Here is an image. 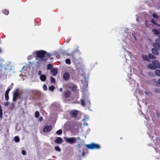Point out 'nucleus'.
Masks as SVG:
<instances>
[{
  "instance_id": "1",
  "label": "nucleus",
  "mask_w": 160,
  "mask_h": 160,
  "mask_svg": "<svg viewBox=\"0 0 160 160\" xmlns=\"http://www.w3.org/2000/svg\"><path fill=\"white\" fill-rule=\"evenodd\" d=\"M34 53L37 55L36 60L38 65L41 64L43 62L46 61L48 58L50 56L49 53L43 50L37 51Z\"/></svg>"
},
{
  "instance_id": "2",
  "label": "nucleus",
  "mask_w": 160,
  "mask_h": 160,
  "mask_svg": "<svg viewBox=\"0 0 160 160\" xmlns=\"http://www.w3.org/2000/svg\"><path fill=\"white\" fill-rule=\"evenodd\" d=\"M148 68L152 69H155L157 68H160V64L156 60H153L152 63H149L148 65Z\"/></svg>"
},
{
  "instance_id": "3",
  "label": "nucleus",
  "mask_w": 160,
  "mask_h": 160,
  "mask_svg": "<svg viewBox=\"0 0 160 160\" xmlns=\"http://www.w3.org/2000/svg\"><path fill=\"white\" fill-rule=\"evenodd\" d=\"M85 146L88 149H98L100 148V146L99 144L94 143L85 144Z\"/></svg>"
},
{
  "instance_id": "4",
  "label": "nucleus",
  "mask_w": 160,
  "mask_h": 160,
  "mask_svg": "<svg viewBox=\"0 0 160 160\" xmlns=\"http://www.w3.org/2000/svg\"><path fill=\"white\" fill-rule=\"evenodd\" d=\"M78 114V111L76 110H72L69 111V114L72 117L76 118Z\"/></svg>"
},
{
  "instance_id": "5",
  "label": "nucleus",
  "mask_w": 160,
  "mask_h": 160,
  "mask_svg": "<svg viewBox=\"0 0 160 160\" xmlns=\"http://www.w3.org/2000/svg\"><path fill=\"white\" fill-rule=\"evenodd\" d=\"M77 141V139L75 137H71L68 138L66 140V141L68 143L70 144H72L75 143Z\"/></svg>"
},
{
  "instance_id": "6",
  "label": "nucleus",
  "mask_w": 160,
  "mask_h": 160,
  "mask_svg": "<svg viewBox=\"0 0 160 160\" xmlns=\"http://www.w3.org/2000/svg\"><path fill=\"white\" fill-rule=\"evenodd\" d=\"M71 92L69 90H67L64 91L63 94L62 96L63 98H68L71 96Z\"/></svg>"
},
{
  "instance_id": "7",
  "label": "nucleus",
  "mask_w": 160,
  "mask_h": 160,
  "mask_svg": "<svg viewBox=\"0 0 160 160\" xmlns=\"http://www.w3.org/2000/svg\"><path fill=\"white\" fill-rule=\"evenodd\" d=\"M18 90V89H17L16 92L14 93L12 100L14 102L16 101L17 100L19 96Z\"/></svg>"
},
{
  "instance_id": "8",
  "label": "nucleus",
  "mask_w": 160,
  "mask_h": 160,
  "mask_svg": "<svg viewBox=\"0 0 160 160\" xmlns=\"http://www.w3.org/2000/svg\"><path fill=\"white\" fill-rule=\"evenodd\" d=\"M70 78V75L69 72H66L64 73L63 75V78L65 81H68Z\"/></svg>"
},
{
  "instance_id": "9",
  "label": "nucleus",
  "mask_w": 160,
  "mask_h": 160,
  "mask_svg": "<svg viewBox=\"0 0 160 160\" xmlns=\"http://www.w3.org/2000/svg\"><path fill=\"white\" fill-rule=\"evenodd\" d=\"M52 129L51 126H45L43 128V131L44 132H48Z\"/></svg>"
},
{
  "instance_id": "10",
  "label": "nucleus",
  "mask_w": 160,
  "mask_h": 160,
  "mask_svg": "<svg viewBox=\"0 0 160 160\" xmlns=\"http://www.w3.org/2000/svg\"><path fill=\"white\" fill-rule=\"evenodd\" d=\"M63 142V139L60 137L57 138L55 141V142L58 144H61Z\"/></svg>"
},
{
  "instance_id": "11",
  "label": "nucleus",
  "mask_w": 160,
  "mask_h": 160,
  "mask_svg": "<svg viewBox=\"0 0 160 160\" xmlns=\"http://www.w3.org/2000/svg\"><path fill=\"white\" fill-rule=\"evenodd\" d=\"M71 90L74 92H78L79 90L78 89V87L77 85H73L71 87Z\"/></svg>"
},
{
  "instance_id": "12",
  "label": "nucleus",
  "mask_w": 160,
  "mask_h": 160,
  "mask_svg": "<svg viewBox=\"0 0 160 160\" xmlns=\"http://www.w3.org/2000/svg\"><path fill=\"white\" fill-rule=\"evenodd\" d=\"M11 89L8 88L6 91L5 93V98L6 101H8L9 99L8 94L9 92L11 90Z\"/></svg>"
},
{
  "instance_id": "13",
  "label": "nucleus",
  "mask_w": 160,
  "mask_h": 160,
  "mask_svg": "<svg viewBox=\"0 0 160 160\" xmlns=\"http://www.w3.org/2000/svg\"><path fill=\"white\" fill-rule=\"evenodd\" d=\"M153 46L155 48H159L160 46V39H156L155 43L153 44Z\"/></svg>"
},
{
  "instance_id": "14",
  "label": "nucleus",
  "mask_w": 160,
  "mask_h": 160,
  "mask_svg": "<svg viewBox=\"0 0 160 160\" xmlns=\"http://www.w3.org/2000/svg\"><path fill=\"white\" fill-rule=\"evenodd\" d=\"M51 71L52 73V75L55 76L57 73L58 69L57 68H52L51 70Z\"/></svg>"
},
{
  "instance_id": "15",
  "label": "nucleus",
  "mask_w": 160,
  "mask_h": 160,
  "mask_svg": "<svg viewBox=\"0 0 160 160\" xmlns=\"http://www.w3.org/2000/svg\"><path fill=\"white\" fill-rule=\"evenodd\" d=\"M46 76L45 74H42L40 77V79L42 82H45L46 79Z\"/></svg>"
},
{
  "instance_id": "16",
  "label": "nucleus",
  "mask_w": 160,
  "mask_h": 160,
  "mask_svg": "<svg viewBox=\"0 0 160 160\" xmlns=\"http://www.w3.org/2000/svg\"><path fill=\"white\" fill-rule=\"evenodd\" d=\"M152 31L153 34L156 35H159L160 33L159 32L160 30H158L156 29H153L152 30Z\"/></svg>"
},
{
  "instance_id": "17",
  "label": "nucleus",
  "mask_w": 160,
  "mask_h": 160,
  "mask_svg": "<svg viewBox=\"0 0 160 160\" xmlns=\"http://www.w3.org/2000/svg\"><path fill=\"white\" fill-rule=\"evenodd\" d=\"M152 52L153 54L155 55H157L158 54V50L154 48L152 49Z\"/></svg>"
},
{
  "instance_id": "18",
  "label": "nucleus",
  "mask_w": 160,
  "mask_h": 160,
  "mask_svg": "<svg viewBox=\"0 0 160 160\" xmlns=\"http://www.w3.org/2000/svg\"><path fill=\"white\" fill-rule=\"evenodd\" d=\"M145 25L146 27L148 28L150 27L151 24H150V22L149 21H148L147 20H146L145 21Z\"/></svg>"
},
{
  "instance_id": "19",
  "label": "nucleus",
  "mask_w": 160,
  "mask_h": 160,
  "mask_svg": "<svg viewBox=\"0 0 160 160\" xmlns=\"http://www.w3.org/2000/svg\"><path fill=\"white\" fill-rule=\"evenodd\" d=\"M142 58L143 59L148 61H149V59L146 55H142Z\"/></svg>"
},
{
  "instance_id": "20",
  "label": "nucleus",
  "mask_w": 160,
  "mask_h": 160,
  "mask_svg": "<svg viewBox=\"0 0 160 160\" xmlns=\"http://www.w3.org/2000/svg\"><path fill=\"white\" fill-rule=\"evenodd\" d=\"M53 68V65L52 64H48L47 66V69L48 70H49Z\"/></svg>"
},
{
  "instance_id": "21",
  "label": "nucleus",
  "mask_w": 160,
  "mask_h": 160,
  "mask_svg": "<svg viewBox=\"0 0 160 160\" xmlns=\"http://www.w3.org/2000/svg\"><path fill=\"white\" fill-rule=\"evenodd\" d=\"M40 115V113L38 111H36L35 113V118H38Z\"/></svg>"
},
{
  "instance_id": "22",
  "label": "nucleus",
  "mask_w": 160,
  "mask_h": 160,
  "mask_svg": "<svg viewBox=\"0 0 160 160\" xmlns=\"http://www.w3.org/2000/svg\"><path fill=\"white\" fill-rule=\"evenodd\" d=\"M156 75L158 76H160V70H156L155 71Z\"/></svg>"
},
{
  "instance_id": "23",
  "label": "nucleus",
  "mask_w": 160,
  "mask_h": 160,
  "mask_svg": "<svg viewBox=\"0 0 160 160\" xmlns=\"http://www.w3.org/2000/svg\"><path fill=\"white\" fill-rule=\"evenodd\" d=\"M2 13L5 15H7L9 13V11L8 10L4 9L2 11Z\"/></svg>"
},
{
  "instance_id": "24",
  "label": "nucleus",
  "mask_w": 160,
  "mask_h": 160,
  "mask_svg": "<svg viewBox=\"0 0 160 160\" xmlns=\"http://www.w3.org/2000/svg\"><path fill=\"white\" fill-rule=\"evenodd\" d=\"M62 133V131L61 129H59L56 132V133L58 135H61Z\"/></svg>"
},
{
  "instance_id": "25",
  "label": "nucleus",
  "mask_w": 160,
  "mask_h": 160,
  "mask_svg": "<svg viewBox=\"0 0 160 160\" xmlns=\"http://www.w3.org/2000/svg\"><path fill=\"white\" fill-rule=\"evenodd\" d=\"M148 56L149 58L152 59H154L155 58V57L154 55H153L152 54H151V53H149L148 54Z\"/></svg>"
},
{
  "instance_id": "26",
  "label": "nucleus",
  "mask_w": 160,
  "mask_h": 160,
  "mask_svg": "<svg viewBox=\"0 0 160 160\" xmlns=\"http://www.w3.org/2000/svg\"><path fill=\"white\" fill-rule=\"evenodd\" d=\"M14 140L16 142H19L20 139L18 136H15L14 137Z\"/></svg>"
},
{
  "instance_id": "27",
  "label": "nucleus",
  "mask_w": 160,
  "mask_h": 160,
  "mask_svg": "<svg viewBox=\"0 0 160 160\" xmlns=\"http://www.w3.org/2000/svg\"><path fill=\"white\" fill-rule=\"evenodd\" d=\"M65 62L67 64H70L71 63L70 60L68 58L66 59Z\"/></svg>"
},
{
  "instance_id": "28",
  "label": "nucleus",
  "mask_w": 160,
  "mask_h": 160,
  "mask_svg": "<svg viewBox=\"0 0 160 160\" xmlns=\"http://www.w3.org/2000/svg\"><path fill=\"white\" fill-rule=\"evenodd\" d=\"M80 101L83 107L85 105V103L84 100L82 99Z\"/></svg>"
},
{
  "instance_id": "29",
  "label": "nucleus",
  "mask_w": 160,
  "mask_h": 160,
  "mask_svg": "<svg viewBox=\"0 0 160 160\" xmlns=\"http://www.w3.org/2000/svg\"><path fill=\"white\" fill-rule=\"evenodd\" d=\"M55 150L58 152H60L61 151V149L59 146H56L55 148Z\"/></svg>"
},
{
  "instance_id": "30",
  "label": "nucleus",
  "mask_w": 160,
  "mask_h": 160,
  "mask_svg": "<svg viewBox=\"0 0 160 160\" xmlns=\"http://www.w3.org/2000/svg\"><path fill=\"white\" fill-rule=\"evenodd\" d=\"M55 88L53 86H51L49 87V89L50 91H53L54 89Z\"/></svg>"
},
{
  "instance_id": "31",
  "label": "nucleus",
  "mask_w": 160,
  "mask_h": 160,
  "mask_svg": "<svg viewBox=\"0 0 160 160\" xmlns=\"http://www.w3.org/2000/svg\"><path fill=\"white\" fill-rule=\"evenodd\" d=\"M50 79H51V82H52V83H55V79L54 78L51 77L50 78Z\"/></svg>"
},
{
  "instance_id": "32",
  "label": "nucleus",
  "mask_w": 160,
  "mask_h": 160,
  "mask_svg": "<svg viewBox=\"0 0 160 160\" xmlns=\"http://www.w3.org/2000/svg\"><path fill=\"white\" fill-rule=\"evenodd\" d=\"M152 16V17L155 18H158V15L155 13H153Z\"/></svg>"
},
{
  "instance_id": "33",
  "label": "nucleus",
  "mask_w": 160,
  "mask_h": 160,
  "mask_svg": "<svg viewBox=\"0 0 160 160\" xmlns=\"http://www.w3.org/2000/svg\"><path fill=\"white\" fill-rule=\"evenodd\" d=\"M151 22L154 25H157V23L156 21L154 19H152L151 20Z\"/></svg>"
},
{
  "instance_id": "34",
  "label": "nucleus",
  "mask_w": 160,
  "mask_h": 160,
  "mask_svg": "<svg viewBox=\"0 0 160 160\" xmlns=\"http://www.w3.org/2000/svg\"><path fill=\"white\" fill-rule=\"evenodd\" d=\"M148 74L149 75V76L150 77H153V76L154 73H152L151 72H149L148 73Z\"/></svg>"
},
{
  "instance_id": "35",
  "label": "nucleus",
  "mask_w": 160,
  "mask_h": 160,
  "mask_svg": "<svg viewBox=\"0 0 160 160\" xmlns=\"http://www.w3.org/2000/svg\"><path fill=\"white\" fill-rule=\"evenodd\" d=\"M43 89L45 91H46L47 90V86L46 85H45V84L43 86Z\"/></svg>"
},
{
  "instance_id": "36",
  "label": "nucleus",
  "mask_w": 160,
  "mask_h": 160,
  "mask_svg": "<svg viewBox=\"0 0 160 160\" xmlns=\"http://www.w3.org/2000/svg\"><path fill=\"white\" fill-rule=\"evenodd\" d=\"M22 154L23 155H25L26 154V153L25 150H22Z\"/></svg>"
},
{
  "instance_id": "37",
  "label": "nucleus",
  "mask_w": 160,
  "mask_h": 160,
  "mask_svg": "<svg viewBox=\"0 0 160 160\" xmlns=\"http://www.w3.org/2000/svg\"><path fill=\"white\" fill-rule=\"evenodd\" d=\"M9 104V102H5L4 103V105L5 106H7Z\"/></svg>"
},
{
  "instance_id": "38",
  "label": "nucleus",
  "mask_w": 160,
  "mask_h": 160,
  "mask_svg": "<svg viewBox=\"0 0 160 160\" xmlns=\"http://www.w3.org/2000/svg\"><path fill=\"white\" fill-rule=\"evenodd\" d=\"M42 72L41 71H39L38 72V75H42Z\"/></svg>"
},
{
  "instance_id": "39",
  "label": "nucleus",
  "mask_w": 160,
  "mask_h": 160,
  "mask_svg": "<svg viewBox=\"0 0 160 160\" xmlns=\"http://www.w3.org/2000/svg\"><path fill=\"white\" fill-rule=\"evenodd\" d=\"M43 118L42 117H40L39 118V120L40 121H42V120H43Z\"/></svg>"
},
{
  "instance_id": "40",
  "label": "nucleus",
  "mask_w": 160,
  "mask_h": 160,
  "mask_svg": "<svg viewBox=\"0 0 160 160\" xmlns=\"http://www.w3.org/2000/svg\"><path fill=\"white\" fill-rule=\"evenodd\" d=\"M2 113V107L1 105H0V113Z\"/></svg>"
},
{
  "instance_id": "41",
  "label": "nucleus",
  "mask_w": 160,
  "mask_h": 160,
  "mask_svg": "<svg viewBox=\"0 0 160 160\" xmlns=\"http://www.w3.org/2000/svg\"><path fill=\"white\" fill-rule=\"evenodd\" d=\"M2 113H0V118L1 119H2Z\"/></svg>"
},
{
  "instance_id": "42",
  "label": "nucleus",
  "mask_w": 160,
  "mask_h": 160,
  "mask_svg": "<svg viewBox=\"0 0 160 160\" xmlns=\"http://www.w3.org/2000/svg\"><path fill=\"white\" fill-rule=\"evenodd\" d=\"M63 88H60L59 89V91L60 92H62L63 90Z\"/></svg>"
},
{
  "instance_id": "43",
  "label": "nucleus",
  "mask_w": 160,
  "mask_h": 160,
  "mask_svg": "<svg viewBox=\"0 0 160 160\" xmlns=\"http://www.w3.org/2000/svg\"><path fill=\"white\" fill-rule=\"evenodd\" d=\"M85 155V152H83L82 153V157H84Z\"/></svg>"
},
{
  "instance_id": "44",
  "label": "nucleus",
  "mask_w": 160,
  "mask_h": 160,
  "mask_svg": "<svg viewBox=\"0 0 160 160\" xmlns=\"http://www.w3.org/2000/svg\"><path fill=\"white\" fill-rule=\"evenodd\" d=\"M78 146V148H80L81 147V145L80 144H78L77 145Z\"/></svg>"
},
{
  "instance_id": "45",
  "label": "nucleus",
  "mask_w": 160,
  "mask_h": 160,
  "mask_svg": "<svg viewBox=\"0 0 160 160\" xmlns=\"http://www.w3.org/2000/svg\"><path fill=\"white\" fill-rule=\"evenodd\" d=\"M158 83L160 84V79H159L158 80Z\"/></svg>"
},
{
  "instance_id": "46",
  "label": "nucleus",
  "mask_w": 160,
  "mask_h": 160,
  "mask_svg": "<svg viewBox=\"0 0 160 160\" xmlns=\"http://www.w3.org/2000/svg\"><path fill=\"white\" fill-rule=\"evenodd\" d=\"M158 26L160 28V25H158Z\"/></svg>"
},
{
  "instance_id": "47",
  "label": "nucleus",
  "mask_w": 160,
  "mask_h": 160,
  "mask_svg": "<svg viewBox=\"0 0 160 160\" xmlns=\"http://www.w3.org/2000/svg\"><path fill=\"white\" fill-rule=\"evenodd\" d=\"M1 52V49H0V53Z\"/></svg>"
},
{
  "instance_id": "48",
  "label": "nucleus",
  "mask_w": 160,
  "mask_h": 160,
  "mask_svg": "<svg viewBox=\"0 0 160 160\" xmlns=\"http://www.w3.org/2000/svg\"><path fill=\"white\" fill-rule=\"evenodd\" d=\"M73 54H72V56H73Z\"/></svg>"
},
{
  "instance_id": "49",
  "label": "nucleus",
  "mask_w": 160,
  "mask_h": 160,
  "mask_svg": "<svg viewBox=\"0 0 160 160\" xmlns=\"http://www.w3.org/2000/svg\"><path fill=\"white\" fill-rule=\"evenodd\" d=\"M89 103H90V102L89 101Z\"/></svg>"
}]
</instances>
